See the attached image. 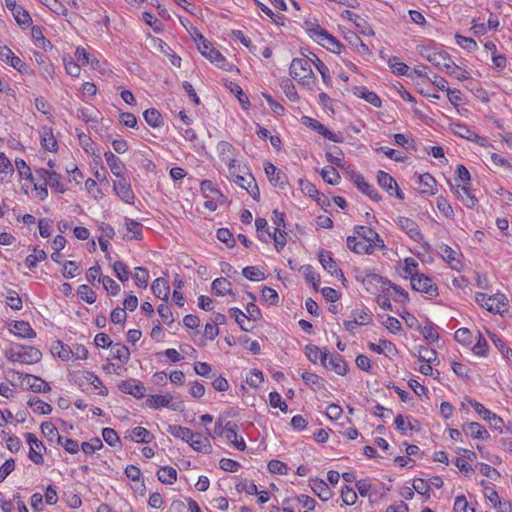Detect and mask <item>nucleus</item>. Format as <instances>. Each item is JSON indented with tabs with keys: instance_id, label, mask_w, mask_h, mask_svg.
Returning a JSON list of instances; mask_svg holds the SVG:
<instances>
[{
	"instance_id": "f257e3e1",
	"label": "nucleus",
	"mask_w": 512,
	"mask_h": 512,
	"mask_svg": "<svg viewBox=\"0 0 512 512\" xmlns=\"http://www.w3.org/2000/svg\"><path fill=\"white\" fill-rule=\"evenodd\" d=\"M5 356L11 362L30 365L39 362L42 353L33 346L15 345L5 350Z\"/></svg>"
},
{
	"instance_id": "f03ea898",
	"label": "nucleus",
	"mask_w": 512,
	"mask_h": 512,
	"mask_svg": "<svg viewBox=\"0 0 512 512\" xmlns=\"http://www.w3.org/2000/svg\"><path fill=\"white\" fill-rule=\"evenodd\" d=\"M290 75L299 84L311 87L315 81L310 60L307 58H294L290 65Z\"/></svg>"
},
{
	"instance_id": "7ed1b4c3",
	"label": "nucleus",
	"mask_w": 512,
	"mask_h": 512,
	"mask_svg": "<svg viewBox=\"0 0 512 512\" xmlns=\"http://www.w3.org/2000/svg\"><path fill=\"white\" fill-rule=\"evenodd\" d=\"M475 301L487 311L502 314L506 311L508 305L507 297L504 294L496 293L488 296L485 293L477 292L475 294Z\"/></svg>"
},
{
	"instance_id": "20e7f679",
	"label": "nucleus",
	"mask_w": 512,
	"mask_h": 512,
	"mask_svg": "<svg viewBox=\"0 0 512 512\" xmlns=\"http://www.w3.org/2000/svg\"><path fill=\"white\" fill-rule=\"evenodd\" d=\"M195 41L198 45L200 53L208 58L212 63H215L220 68H225V57L216 50L212 44L197 30L194 31Z\"/></svg>"
},
{
	"instance_id": "39448f33",
	"label": "nucleus",
	"mask_w": 512,
	"mask_h": 512,
	"mask_svg": "<svg viewBox=\"0 0 512 512\" xmlns=\"http://www.w3.org/2000/svg\"><path fill=\"white\" fill-rule=\"evenodd\" d=\"M113 191L126 204L135 203V194L130 182L125 177L117 178L113 181Z\"/></svg>"
},
{
	"instance_id": "423d86ee",
	"label": "nucleus",
	"mask_w": 512,
	"mask_h": 512,
	"mask_svg": "<svg viewBox=\"0 0 512 512\" xmlns=\"http://www.w3.org/2000/svg\"><path fill=\"white\" fill-rule=\"evenodd\" d=\"M411 287L413 290L421 293H425L430 297H434L438 295V288L433 284L431 278L425 276L424 274H420L412 278Z\"/></svg>"
},
{
	"instance_id": "0eeeda50",
	"label": "nucleus",
	"mask_w": 512,
	"mask_h": 512,
	"mask_svg": "<svg viewBox=\"0 0 512 512\" xmlns=\"http://www.w3.org/2000/svg\"><path fill=\"white\" fill-rule=\"evenodd\" d=\"M25 438L30 447L29 459L35 464H42L44 461L43 451L46 450L43 443L33 433H26Z\"/></svg>"
},
{
	"instance_id": "6e6552de",
	"label": "nucleus",
	"mask_w": 512,
	"mask_h": 512,
	"mask_svg": "<svg viewBox=\"0 0 512 512\" xmlns=\"http://www.w3.org/2000/svg\"><path fill=\"white\" fill-rule=\"evenodd\" d=\"M377 182H378L379 186H381L383 189H385L389 193L390 196L395 195L400 200L404 199V194L399 189L397 182L388 173H386L384 171H378Z\"/></svg>"
},
{
	"instance_id": "1a4fd4ad",
	"label": "nucleus",
	"mask_w": 512,
	"mask_h": 512,
	"mask_svg": "<svg viewBox=\"0 0 512 512\" xmlns=\"http://www.w3.org/2000/svg\"><path fill=\"white\" fill-rule=\"evenodd\" d=\"M354 234L355 235L353 237H359L360 239H363L366 242H370L379 249L385 248L384 241L381 239L379 234L370 227L355 226Z\"/></svg>"
},
{
	"instance_id": "9d476101",
	"label": "nucleus",
	"mask_w": 512,
	"mask_h": 512,
	"mask_svg": "<svg viewBox=\"0 0 512 512\" xmlns=\"http://www.w3.org/2000/svg\"><path fill=\"white\" fill-rule=\"evenodd\" d=\"M396 223L412 240L419 243L423 241V235L415 221L407 217H398Z\"/></svg>"
},
{
	"instance_id": "9b49d317",
	"label": "nucleus",
	"mask_w": 512,
	"mask_h": 512,
	"mask_svg": "<svg viewBox=\"0 0 512 512\" xmlns=\"http://www.w3.org/2000/svg\"><path fill=\"white\" fill-rule=\"evenodd\" d=\"M121 392L130 394L136 398H142L145 395L144 385L136 379H128L118 383Z\"/></svg>"
},
{
	"instance_id": "f8f14e48",
	"label": "nucleus",
	"mask_w": 512,
	"mask_h": 512,
	"mask_svg": "<svg viewBox=\"0 0 512 512\" xmlns=\"http://www.w3.org/2000/svg\"><path fill=\"white\" fill-rule=\"evenodd\" d=\"M347 246L351 251L357 254H372L376 249H379L372 243L353 236L347 238Z\"/></svg>"
},
{
	"instance_id": "ddd939ff",
	"label": "nucleus",
	"mask_w": 512,
	"mask_h": 512,
	"mask_svg": "<svg viewBox=\"0 0 512 512\" xmlns=\"http://www.w3.org/2000/svg\"><path fill=\"white\" fill-rule=\"evenodd\" d=\"M234 182L241 188L245 189L253 199H259L260 191L252 174L246 173L245 175L237 176V179H235Z\"/></svg>"
},
{
	"instance_id": "4468645a",
	"label": "nucleus",
	"mask_w": 512,
	"mask_h": 512,
	"mask_svg": "<svg viewBox=\"0 0 512 512\" xmlns=\"http://www.w3.org/2000/svg\"><path fill=\"white\" fill-rule=\"evenodd\" d=\"M351 180L356 185V187L369 198L375 201L381 200V196L377 190L372 185L368 184L361 174L353 173L351 175Z\"/></svg>"
},
{
	"instance_id": "2eb2a0df",
	"label": "nucleus",
	"mask_w": 512,
	"mask_h": 512,
	"mask_svg": "<svg viewBox=\"0 0 512 512\" xmlns=\"http://www.w3.org/2000/svg\"><path fill=\"white\" fill-rule=\"evenodd\" d=\"M225 437L226 439L234 445L238 450L243 451L246 448V443L241 436H238L237 430L238 426L236 423L232 421H228L225 426Z\"/></svg>"
},
{
	"instance_id": "dca6fc26",
	"label": "nucleus",
	"mask_w": 512,
	"mask_h": 512,
	"mask_svg": "<svg viewBox=\"0 0 512 512\" xmlns=\"http://www.w3.org/2000/svg\"><path fill=\"white\" fill-rule=\"evenodd\" d=\"M264 171L269 181L279 188H284L286 184V176L276 168L272 163L267 162L264 165Z\"/></svg>"
},
{
	"instance_id": "f3484780",
	"label": "nucleus",
	"mask_w": 512,
	"mask_h": 512,
	"mask_svg": "<svg viewBox=\"0 0 512 512\" xmlns=\"http://www.w3.org/2000/svg\"><path fill=\"white\" fill-rule=\"evenodd\" d=\"M146 405L152 409H158L160 407L171 408L176 410L177 407L173 403V397L169 394L166 395H151L146 400Z\"/></svg>"
},
{
	"instance_id": "a211bd4d",
	"label": "nucleus",
	"mask_w": 512,
	"mask_h": 512,
	"mask_svg": "<svg viewBox=\"0 0 512 512\" xmlns=\"http://www.w3.org/2000/svg\"><path fill=\"white\" fill-rule=\"evenodd\" d=\"M318 257H319V261H320L321 265L323 266V268L325 270H327L331 275H335V276L340 275L344 279L342 271L340 269H338L337 264L334 261V259L332 258L330 252L320 250Z\"/></svg>"
},
{
	"instance_id": "6ab92c4d",
	"label": "nucleus",
	"mask_w": 512,
	"mask_h": 512,
	"mask_svg": "<svg viewBox=\"0 0 512 512\" xmlns=\"http://www.w3.org/2000/svg\"><path fill=\"white\" fill-rule=\"evenodd\" d=\"M452 189L455 190V193L457 194L458 198L463 202V204L467 208H473L476 206L478 200L477 198L472 194L469 187L466 185H456L452 186Z\"/></svg>"
},
{
	"instance_id": "aec40b11",
	"label": "nucleus",
	"mask_w": 512,
	"mask_h": 512,
	"mask_svg": "<svg viewBox=\"0 0 512 512\" xmlns=\"http://www.w3.org/2000/svg\"><path fill=\"white\" fill-rule=\"evenodd\" d=\"M462 430L466 435L472 438L486 440L490 437L488 431L477 422L464 424Z\"/></svg>"
},
{
	"instance_id": "412c9836",
	"label": "nucleus",
	"mask_w": 512,
	"mask_h": 512,
	"mask_svg": "<svg viewBox=\"0 0 512 512\" xmlns=\"http://www.w3.org/2000/svg\"><path fill=\"white\" fill-rule=\"evenodd\" d=\"M10 331L20 338L31 339L36 337V332L26 321H15L11 324Z\"/></svg>"
},
{
	"instance_id": "4be33fe9",
	"label": "nucleus",
	"mask_w": 512,
	"mask_h": 512,
	"mask_svg": "<svg viewBox=\"0 0 512 512\" xmlns=\"http://www.w3.org/2000/svg\"><path fill=\"white\" fill-rule=\"evenodd\" d=\"M104 156L112 174L116 176V178L124 177L123 171L125 169V166L123 162L120 160V158L117 157L111 151L105 152Z\"/></svg>"
},
{
	"instance_id": "5701e85b",
	"label": "nucleus",
	"mask_w": 512,
	"mask_h": 512,
	"mask_svg": "<svg viewBox=\"0 0 512 512\" xmlns=\"http://www.w3.org/2000/svg\"><path fill=\"white\" fill-rule=\"evenodd\" d=\"M453 132L461 138L467 139L472 142L483 145L484 139L472 131L469 127L464 124L456 123L453 125Z\"/></svg>"
},
{
	"instance_id": "b1692460",
	"label": "nucleus",
	"mask_w": 512,
	"mask_h": 512,
	"mask_svg": "<svg viewBox=\"0 0 512 512\" xmlns=\"http://www.w3.org/2000/svg\"><path fill=\"white\" fill-rule=\"evenodd\" d=\"M51 353L63 361H69L73 359L72 347L60 340L54 341L52 343Z\"/></svg>"
},
{
	"instance_id": "393cba45",
	"label": "nucleus",
	"mask_w": 512,
	"mask_h": 512,
	"mask_svg": "<svg viewBox=\"0 0 512 512\" xmlns=\"http://www.w3.org/2000/svg\"><path fill=\"white\" fill-rule=\"evenodd\" d=\"M313 492L322 500L328 501L332 497V491L322 479H314L311 482Z\"/></svg>"
},
{
	"instance_id": "a878e982",
	"label": "nucleus",
	"mask_w": 512,
	"mask_h": 512,
	"mask_svg": "<svg viewBox=\"0 0 512 512\" xmlns=\"http://www.w3.org/2000/svg\"><path fill=\"white\" fill-rule=\"evenodd\" d=\"M151 289L157 298L164 301L168 300L170 288L166 279L162 277L155 279Z\"/></svg>"
},
{
	"instance_id": "bb28decb",
	"label": "nucleus",
	"mask_w": 512,
	"mask_h": 512,
	"mask_svg": "<svg viewBox=\"0 0 512 512\" xmlns=\"http://www.w3.org/2000/svg\"><path fill=\"white\" fill-rule=\"evenodd\" d=\"M305 354L311 362L316 363L318 360H320L321 364L324 367H327V358L329 354L327 352L321 351L317 346L307 345L305 347Z\"/></svg>"
},
{
	"instance_id": "cd10ccee",
	"label": "nucleus",
	"mask_w": 512,
	"mask_h": 512,
	"mask_svg": "<svg viewBox=\"0 0 512 512\" xmlns=\"http://www.w3.org/2000/svg\"><path fill=\"white\" fill-rule=\"evenodd\" d=\"M353 92L357 97L363 98L365 101H367L374 107L381 106V100L378 97V95L372 91H369L366 87H363V86L354 87Z\"/></svg>"
},
{
	"instance_id": "c85d7f7f",
	"label": "nucleus",
	"mask_w": 512,
	"mask_h": 512,
	"mask_svg": "<svg viewBox=\"0 0 512 512\" xmlns=\"http://www.w3.org/2000/svg\"><path fill=\"white\" fill-rule=\"evenodd\" d=\"M441 257L445 260L452 269L459 271L462 267V264L458 258V253L454 251L451 247L445 245L441 248Z\"/></svg>"
},
{
	"instance_id": "c756f323",
	"label": "nucleus",
	"mask_w": 512,
	"mask_h": 512,
	"mask_svg": "<svg viewBox=\"0 0 512 512\" xmlns=\"http://www.w3.org/2000/svg\"><path fill=\"white\" fill-rule=\"evenodd\" d=\"M40 140L42 148L53 152L57 150V141L52 133V130L47 127H43L40 132Z\"/></svg>"
},
{
	"instance_id": "7c9ffc66",
	"label": "nucleus",
	"mask_w": 512,
	"mask_h": 512,
	"mask_svg": "<svg viewBox=\"0 0 512 512\" xmlns=\"http://www.w3.org/2000/svg\"><path fill=\"white\" fill-rule=\"evenodd\" d=\"M419 191L422 194H435L436 180L429 173L418 175Z\"/></svg>"
},
{
	"instance_id": "2f4dec72",
	"label": "nucleus",
	"mask_w": 512,
	"mask_h": 512,
	"mask_svg": "<svg viewBox=\"0 0 512 512\" xmlns=\"http://www.w3.org/2000/svg\"><path fill=\"white\" fill-rule=\"evenodd\" d=\"M195 437L189 440L188 444L196 451L203 453H210L212 450L210 441L207 437H202L198 433H194Z\"/></svg>"
},
{
	"instance_id": "473e14b6",
	"label": "nucleus",
	"mask_w": 512,
	"mask_h": 512,
	"mask_svg": "<svg viewBox=\"0 0 512 512\" xmlns=\"http://www.w3.org/2000/svg\"><path fill=\"white\" fill-rule=\"evenodd\" d=\"M26 384L31 388L33 392L37 393H46L51 390L50 385L46 381L34 375L26 376Z\"/></svg>"
},
{
	"instance_id": "72a5a7b5",
	"label": "nucleus",
	"mask_w": 512,
	"mask_h": 512,
	"mask_svg": "<svg viewBox=\"0 0 512 512\" xmlns=\"http://www.w3.org/2000/svg\"><path fill=\"white\" fill-rule=\"evenodd\" d=\"M125 438H129L132 441L140 442V443H149L151 442L153 436L152 434L144 427H135L131 430V432L125 436Z\"/></svg>"
},
{
	"instance_id": "f704fd0d",
	"label": "nucleus",
	"mask_w": 512,
	"mask_h": 512,
	"mask_svg": "<svg viewBox=\"0 0 512 512\" xmlns=\"http://www.w3.org/2000/svg\"><path fill=\"white\" fill-rule=\"evenodd\" d=\"M333 370L338 375H345L347 372V364L343 360V357L339 354L331 355L327 367Z\"/></svg>"
},
{
	"instance_id": "c9c22d12",
	"label": "nucleus",
	"mask_w": 512,
	"mask_h": 512,
	"mask_svg": "<svg viewBox=\"0 0 512 512\" xmlns=\"http://www.w3.org/2000/svg\"><path fill=\"white\" fill-rule=\"evenodd\" d=\"M31 36L34 42L45 51L51 50L53 48L52 43L45 38L41 27L33 26L31 29Z\"/></svg>"
},
{
	"instance_id": "e433bc0d",
	"label": "nucleus",
	"mask_w": 512,
	"mask_h": 512,
	"mask_svg": "<svg viewBox=\"0 0 512 512\" xmlns=\"http://www.w3.org/2000/svg\"><path fill=\"white\" fill-rule=\"evenodd\" d=\"M345 39L359 54L364 55L369 53L370 50L368 46L354 32H348Z\"/></svg>"
},
{
	"instance_id": "4c0bfd02",
	"label": "nucleus",
	"mask_w": 512,
	"mask_h": 512,
	"mask_svg": "<svg viewBox=\"0 0 512 512\" xmlns=\"http://www.w3.org/2000/svg\"><path fill=\"white\" fill-rule=\"evenodd\" d=\"M402 275L405 278H410V281H412V278L420 275L418 273V262L414 258L407 257L404 259Z\"/></svg>"
},
{
	"instance_id": "58836bf2",
	"label": "nucleus",
	"mask_w": 512,
	"mask_h": 512,
	"mask_svg": "<svg viewBox=\"0 0 512 512\" xmlns=\"http://www.w3.org/2000/svg\"><path fill=\"white\" fill-rule=\"evenodd\" d=\"M111 353L114 359L119 360L122 364H125L130 359V351L128 347L121 343H116L111 346Z\"/></svg>"
},
{
	"instance_id": "ea45409f",
	"label": "nucleus",
	"mask_w": 512,
	"mask_h": 512,
	"mask_svg": "<svg viewBox=\"0 0 512 512\" xmlns=\"http://www.w3.org/2000/svg\"><path fill=\"white\" fill-rule=\"evenodd\" d=\"M168 432L174 437L180 438L187 443L192 439V437H195L191 429L180 425H170Z\"/></svg>"
},
{
	"instance_id": "a19ab883",
	"label": "nucleus",
	"mask_w": 512,
	"mask_h": 512,
	"mask_svg": "<svg viewBox=\"0 0 512 512\" xmlns=\"http://www.w3.org/2000/svg\"><path fill=\"white\" fill-rule=\"evenodd\" d=\"M143 117L148 125L157 128L163 125V118L157 109L150 108L144 111Z\"/></svg>"
},
{
	"instance_id": "79ce46f5",
	"label": "nucleus",
	"mask_w": 512,
	"mask_h": 512,
	"mask_svg": "<svg viewBox=\"0 0 512 512\" xmlns=\"http://www.w3.org/2000/svg\"><path fill=\"white\" fill-rule=\"evenodd\" d=\"M158 480L164 484H173L177 480V471L169 466L161 467L157 473Z\"/></svg>"
},
{
	"instance_id": "37998d69",
	"label": "nucleus",
	"mask_w": 512,
	"mask_h": 512,
	"mask_svg": "<svg viewBox=\"0 0 512 512\" xmlns=\"http://www.w3.org/2000/svg\"><path fill=\"white\" fill-rule=\"evenodd\" d=\"M28 405L33 410L34 413H37L40 415H47V414H50L52 411L51 405H49L48 403H46L38 398L29 399Z\"/></svg>"
},
{
	"instance_id": "c03bdc74",
	"label": "nucleus",
	"mask_w": 512,
	"mask_h": 512,
	"mask_svg": "<svg viewBox=\"0 0 512 512\" xmlns=\"http://www.w3.org/2000/svg\"><path fill=\"white\" fill-rule=\"evenodd\" d=\"M257 234L260 240L268 242L271 239V232L268 229V223L265 218L258 217L255 220Z\"/></svg>"
},
{
	"instance_id": "a18cd8bd",
	"label": "nucleus",
	"mask_w": 512,
	"mask_h": 512,
	"mask_svg": "<svg viewBox=\"0 0 512 512\" xmlns=\"http://www.w3.org/2000/svg\"><path fill=\"white\" fill-rule=\"evenodd\" d=\"M212 289L217 295L223 296L231 293V283L226 278H217L212 282Z\"/></svg>"
},
{
	"instance_id": "49530a36",
	"label": "nucleus",
	"mask_w": 512,
	"mask_h": 512,
	"mask_svg": "<svg viewBox=\"0 0 512 512\" xmlns=\"http://www.w3.org/2000/svg\"><path fill=\"white\" fill-rule=\"evenodd\" d=\"M323 38H320V43L322 46L326 47L330 51L334 53H340L341 50V43L333 37L331 34H322Z\"/></svg>"
},
{
	"instance_id": "de8ad7c7",
	"label": "nucleus",
	"mask_w": 512,
	"mask_h": 512,
	"mask_svg": "<svg viewBox=\"0 0 512 512\" xmlns=\"http://www.w3.org/2000/svg\"><path fill=\"white\" fill-rule=\"evenodd\" d=\"M321 176L323 180L330 185H337L340 182V175L332 166L323 168L321 171Z\"/></svg>"
},
{
	"instance_id": "09e8293b",
	"label": "nucleus",
	"mask_w": 512,
	"mask_h": 512,
	"mask_svg": "<svg viewBox=\"0 0 512 512\" xmlns=\"http://www.w3.org/2000/svg\"><path fill=\"white\" fill-rule=\"evenodd\" d=\"M445 72L460 81H464L469 78V73L456 65L453 60H451V63L446 67Z\"/></svg>"
},
{
	"instance_id": "8fccbe9b",
	"label": "nucleus",
	"mask_w": 512,
	"mask_h": 512,
	"mask_svg": "<svg viewBox=\"0 0 512 512\" xmlns=\"http://www.w3.org/2000/svg\"><path fill=\"white\" fill-rule=\"evenodd\" d=\"M351 318L359 325H369L372 322V316L368 311L355 309L351 312Z\"/></svg>"
},
{
	"instance_id": "3c124183",
	"label": "nucleus",
	"mask_w": 512,
	"mask_h": 512,
	"mask_svg": "<svg viewBox=\"0 0 512 512\" xmlns=\"http://www.w3.org/2000/svg\"><path fill=\"white\" fill-rule=\"evenodd\" d=\"M242 274L251 281H260L265 279V274L256 266H247L243 268Z\"/></svg>"
},
{
	"instance_id": "603ef678",
	"label": "nucleus",
	"mask_w": 512,
	"mask_h": 512,
	"mask_svg": "<svg viewBox=\"0 0 512 512\" xmlns=\"http://www.w3.org/2000/svg\"><path fill=\"white\" fill-rule=\"evenodd\" d=\"M136 285L140 288H146L148 285L149 274L146 268L136 267L135 274L133 275Z\"/></svg>"
},
{
	"instance_id": "864d4df0",
	"label": "nucleus",
	"mask_w": 512,
	"mask_h": 512,
	"mask_svg": "<svg viewBox=\"0 0 512 512\" xmlns=\"http://www.w3.org/2000/svg\"><path fill=\"white\" fill-rule=\"evenodd\" d=\"M125 223L127 230L132 233L131 239L141 240L142 224L129 218L125 219Z\"/></svg>"
},
{
	"instance_id": "5fc2aeb1",
	"label": "nucleus",
	"mask_w": 512,
	"mask_h": 512,
	"mask_svg": "<svg viewBox=\"0 0 512 512\" xmlns=\"http://www.w3.org/2000/svg\"><path fill=\"white\" fill-rule=\"evenodd\" d=\"M451 60L447 53L439 52L437 55H434L431 64L442 71H446V67L451 63Z\"/></svg>"
},
{
	"instance_id": "6e6d98bb",
	"label": "nucleus",
	"mask_w": 512,
	"mask_h": 512,
	"mask_svg": "<svg viewBox=\"0 0 512 512\" xmlns=\"http://www.w3.org/2000/svg\"><path fill=\"white\" fill-rule=\"evenodd\" d=\"M62 176L55 171L51 172L48 181L44 183V185H49L52 189L57 191L58 193H64L66 188L61 183Z\"/></svg>"
},
{
	"instance_id": "4d7b16f0",
	"label": "nucleus",
	"mask_w": 512,
	"mask_h": 512,
	"mask_svg": "<svg viewBox=\"0 0 512 512\" xmlns=\"http://www.w3.org/2000/svg\"><path fill=\"white\" fill-rule=\"evenodd\" d=\"M369 347L378 354L392 353L395 350V346L388 340H380L378 344L370 343Z\"/></svg>"
},
{
	"instance_id": "13d9d810",
	"label": "nucleus",
	"mask_w": 512,
	"mask_h": 512,
	"mask_svg": "<svg viewBox=\"0 0 512 512\" xmlns=\"http://www.w3.org/2000/svg\"><path fill=\"white\" fill-rule=\"evenodd\" d=\"M326 158L331 164L336 165L337 167L343 166V153L336 146L326 153Z\"/></svg>"
},
{
	"instance_id": "bf43d9fd",
	"label": "nucleus",
	"mask_w": 512,
	"mask_h": 512,
	"mask_svg": "<svg viewBox=\"0 0 512 512\" xmlns=\"http://www.w3.org/2000/svg\"><path fill=\"white\" fill-rule=\"evenodd\" d=\"M78 295L88 304H93L96 301V293L86 284L79 286Z\"/></svg>"
},
{
	"instance_id": "052dcab7",
	"label": "nucleus",
	"mask_w": 512,
	"mask_h": 512,
	"mask_svg": "<svg viewBox=\"0 0 512 512\" xmlns=\"http://www.w3.org/2000/svg\"><path fill=\"white\" fill-rule=\"evenodd\" d=\"M418 358L425 363H435L437 361V352L428 347H420Z\"/></svg>"
},
{
	"instance_id": "680f3d73",
	"label": "nucleus",
	"mask_w": 512,
	"mask_h": 512,
	"mask_svg": "<svg viewBox=\"0 0 512 512\" xmlns=\"http://www.w3.org/2000/svg\"><path fill=\"white\" fill-rule=\"evenodd\" d=\"M356 29L359 33L365 36H373L374 31L371 26L367 23V21L360 16H355L354 22Z\"/></svg>"
},
{
	"instance_id": "e2e57ef3",
	"label": "nucleus",
	"mask_w": 512,
	"mask_h": 512,
	"mask_svg": "<svg viewBox=\"0 0 512 512\" xmlns=\"http://www.w3.org/2000/svg\"><path fill=\"white\" fill-rule=\"evenodd\" d=\"M455 39H456L457 44L460 47H462L463 49H466L469 52L474 51L477 48V43L472 38L465 37L460 34H456Z\"/></svg>"
},
{
	"instance_id": "0e129e2a",
	"label": "nucleus",
	"mask_w": 512,
	"mask_h": 512,
	"mask_svg": "<svg viewBox=\"0 0 512 512\" xmlns=\"http://www.w3.org/2000/svg\"><path fill=\"white\" fill-rule=\"evenodd\" d=\"M113 270L120 281L125 282L129 279L128 267L125 263L116 261L113 264Z\"/></svg>"
},
{
	"instance_id": "69168bd1",
	"label": "nucleus",
	"mask_w": 512,
	"mask_h": 512,
	"mask_svg": "<svg viewBox=\"0 0 512 512\" xmlns=\"http://www.w3.org/2000/svg\"><path fill=\"white\" fill-rule=\"evenodd\" d=\"M301 377H302L303 381L305 382V384H307L309 386L317 387V388L323 387V379L314 373L304 372V373H302Z\"/></svg>"
},
{
	"instance_id": "338daca9",
	"label": "nucleus",
	"mask_w": 512,
	"mask_h": 512,
	"mask_svg": "<svg viewBox=\"0 0 512 512\" xmlns=\"http://www.w3.org/2000/svg\"><path fill=\"white\" fill-rule=\"evenodd\" d=\"M101 282L109 294L116 296L120 292V285L117 284L111 277L103 276Z\"/></svg>"
},
{
	"instance_id": "774afa93",
	"label": "nucleus",
	"mask_w": 512,
	"mask_h": 512,
	"mask_svg": "<svg viewBox=\"0 0 512 512\" xmlns=\"http://www.w3.org/2000/svg\"><path fill=\"white\" fill-rule=\"evenodd\" d=\"M103 447L102 441L99 438H94L89 442H83L81 449L85 454H93L95 451Z\"/></svg>"
}]
</instances>
